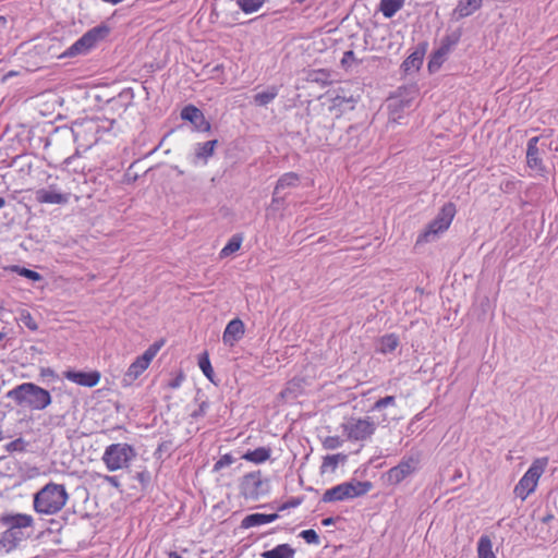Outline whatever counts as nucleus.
Instances as JSON below:
<instances>
[{
	"label": "nucleus",
	"mask_w": 558,
	"mask_h": 558,
	"mask_svg": "<svg viewBox=\"0 0 558 558\" xmlns=\"http://www.w3.org/2000/svg\"><path fill=\"white\" fill-rule=\"evenodd\" d=\"M5 398L29 411H44L52 403L50 391L31 381L15 386Z\"/></svg>",
	"instance_id": "obj_1"
},
{
	"label": "nucleus",
	"mask_w": 558,
	"mask_h": 558,
	"mask_svg": "<svg viewBox=\"0 0 558 558\" xmlns=\"http://www.w3.org/2000/svg\"><path fill=\"white\" fill-rule=\"evenodd\" d=\"M0 524L7 527L0 534V545L9 553L29 536L25 530L34 526V518L26 513H3L0 517Z\"/></svg>",
	"instance_id": "obj_2"
},
{
	"label": "nucleus",
	"mask_w": 558,
	"mask_h": 558,
	"mask_svg": "<svg viewBox=\"0 0 558 558\" xmlns=\"http://www.w3.org/2000/svg\"><path fill=\"white\" fill-rule=\"evenodd\" d=\"M68 500L65 486L49 482L34 495L33 508L38 514L54 515L64 508Z\"/></svg>",
	"instance_id": "obj_3"
},
{
	"label": "nucleus",
	"mask_w": 558,
	"mask_h": 558,
	"mask_svg": "<svg viewBox=\"0 0 558 558\" xmlns=\"http://www.w3.org/2000/svg\"><path fill=\"white\" fill-rule=\"evenodd\" d=\"M372 483L368 481H350L336 485L327 489L323 497V502L344 501L366 495L372 489Z\"/></svg>",
	"instance_id": "obj_4"
},
{
	"label": "nucleus",
	"mask_w": 558,
	"mask_h": 558,
	"mask_svg": "<svg viewBox=\"0 0 558 558\" xmlns=\"http://www.w3.org/2000/svg\"><path fill=\"white\" fill-rule=\"evenodd\" d=\"M136 457L133 446L124 442L109 445L102 454V461L110 472H114L129 466L130 462Z\"/></svg>",
	"instance_id": "obj_5"
},
{
	"label": "nucleus",
	"mask_w": 558,
	"mask_h": 558,
	"mask_svg": "<svg viewBox=\"0 0 558 558\" xmlns=\"http://www.w3.org/2000/svg\"><path fill=\"white\" fill-rule=\"evenodd\" d=\"M456 215V206L452 203H446L438 215L426 227L425 231L418 235L417 243L433 241L439 233L446 231Z\"/></svg>",
	"instance_id": "obj_6"
},
{
	"label": "nucleus",
	"mask_w": 558,
	"mask_h": 558,
	"mask_svg": "<svg viewBox=\"0 0 558 558\" xmlns=\"http://www.w3.org/2000/svg\"><path fill=\"white\" fill-rule=\"evenodd\" d=\"M548 459H536L514 487L517 497L525 500L536 488L541 475L544 473Z\"/></svg>",
	"instance_id": "obj_7"
},
{
	"label": "nucleus",
	"mask_w": 558,
	"mask_h": 558,
	"mask_svg": "<svg viewBox=\"0 0 558 558\" xmlns=\"http://www.w3.org/2000/svg\"><path fill=\"white\" fill-rule=\"evenodd\" d=\"M110 33V28L100 24L87 31L80 39H77L65 52L66 57H74L76 54L86 53L89 49L96 46L99 41L104 40Z\"/></svg>",
	"instance_id": "obj_8"
},
{
	"label": "nucleus",
	"mask_w": 558,
	"mask_h": 558,
	"mask_svg": "<svg viewBox=\"0 0 558 558\" xmlns=\"http://www.w3.org/2000/svg\"><path fill=\"white\" fill-rule=\"evenodd\" d=\"M99 131V122L95 119L77 120L71 128L74 140L76 142H82V145L86 147H90L98 142Z\"/></svg>",
	"instance_id": "obj_9"
},
{
	"label": "nucleus",
	"mask_w": 558,
	"mask_h": 558,
	"mask_svg": "<svg viewBox=\"0 0 558 558\" xmlns=\"http://www.w3.org/2000/svg\"><path fill=\"white\" fill-rule=\"evenodd\" d=\"M240 489L246 499L256 500L268 492V484L263 480L260 471H256L242 477Z\"/></svg>",
	"instance_id": "obj_10"
},
{
	"label": "nucleus",
	"mask_w": 558,
	"mask_h": 558,
	"mask_svg": "<svg viewBox=\"0 0 558 558\" xmlns=\"http://www.w3.org/2000/svg\"><path fill=\"white\" fill-rule=\"evenodd\" d=\"M343 427L348 438L352 440H365L376 429L375 423L369 417L351 418Z\"/></svg>",
	"instance_id": "obj_11"
},
{
	"label": "nucleus",
	"mask_w": 558,
	"mask_h": 558,
	"mask_svg": "<svg viewBox=\"0 0 558 558\" xmlns=\"http://www.w3.org/2000/svg\"><path fill=\"white\" fill-rule=\"evenodd\" d=\"M417 464V458H403L398 465L387 472V482L392 485L401 483L405 477L415 472Z\"/></svg>",
	"instance_id": "obj_12"
},
{
	"label": "nucleus",
	"mask_w": 558,
	"mask_h": 558,
	"mask_svg": "<svg viewBox=\"0 0 558 558\" xmlns=\"http://www.w3.org/2000/svg\"><path fill=\"white\" fill-rule=\"evenodd\" d=\"M459 39L460 35L457 33L447 35L441 39L439 47L434 51L432 59L428 63V69L430 71L433 70V68H439L442 64L447 54L458 44Z\"/></svg>",
	"instance_id": "obj_13"
},
{
	"label": "nucleus",
	"mask_w": 558,
	"mask_h": 558,
	"mask_svg": "<svg viewBox=\"0 0 558 558\" xmlns=\"http://www.w3.org/2000/svg\"><path fill=\"white\" fill-rule=\"evenodd\" d=\"M65 379L83 386V387H95L100 380V373L98 371L83 372L69 369L63 373Z\"/></svg>",
	"instance_id": "obj_14"
},
{
	"label": "nucleus",
	"mask_w": 558,
	"mask_h": 558,
	"mask_svg": "<svg viewBox=\"0 0 558 558\" xmlns=\"http://www.w3.org/2000/svg\"><path fill=\"white\" fill-rule=\"evenodd\" d=\"M538 142V136H534L529 140L526 148V163L531 169L537 170L541 173H545L546 167L544 166L541 150L537 146Z\"/></svg>",
	"instance_id": "obj_15"
},
{
	"label": "nucleus",
	"mask_w": 558,
	"mask_h": 558,
	"mask_svg": "<svg viewBox=\"0 0 558 558\" xmlns=\"http://www.w3.org/2000/svg\"><path fill=\"white\" fill-rule=\"evenodd\" d=\"M70 194L62 193L52 187L39 189L35 192V199L40 204L63 205L69 202Z\"/></svg>",
	"instance_id": "obj_16"
},
{
	"label": "nucleus",
	"mask_w": 558,
	"mask_h": 558,
	"mask_svg": "<svg viewBox=\"0 0 558 558\" xmlns=\"http://www.w3.org/2000/svg\"><path fill=\"white\" fill-rule=\"evenodd\" d=\"M181 118L190 121L198 131L206 132L210 130V123L205 119L203 112L193 105L182 109Z\"/></svg>",
	"instance_id": "obj_17"
},
{
	"label": "nucleus",
	"mask_w": 558,
	"mask_h": 558,
	"mask_svg": "<svg viewBox=\"0 0 558 558\" xmlns=\"http://www.w3.org/2000/svg\"><path fill=\"white\" fill-rule=\"evenodd\" d=\"M245 327L240 318L230 320L223 331V343L233 347L244 336Z\"/></svg>",
	"instance_id": "obj_18"
},
{
	"label": "nucleus",
	"mask_w": 558,
	"mask_h": 558,
	"mask_svg": "<svg viewBox=\"0 0 558 558\" xmlns=\"http://www.w3.org/2000/svg\"><path fill=\"white\" fill-rule=\"evenodd\" d=\"M426 48V43L420 44L417 48L403 61L402 68L405 72L417 71L421 68Z\"/></svg>",
	"instance_id": "obj_19"
},
{
	"label": "nucleus",
	"mask_w": 558,
	"mask_h": 558,
	"mask_svg": "<svg viewBox=\"0 0 558 558\" xmlns=\"http://www.w3.org/2000/svg\"><path fill=\"white\" fill-rule=\"evenodd\" d=\"M278 518H279L278 513H270V514L252 513V514L246 515L242 520L241 527L250 529L253 526L271 523V522L276 521Z\"/></svg>",
	"instance_id": "obj_20"
},
{
	"label": "nucleus",
	"mask_w": 558,
	"mask_h": 558,
	"mask_svg": "<svg viewBox=\"0 0 558 558\" xmlns=\"http://www.w3.org/2000/svg\"><path fill=\"white\" fill-rule=\"evenodd\" d=\"M410 107L409 100H403L400 98H392L388 102V109H389V120L397 122L399 119L402 118V113L405 108Z\"/></svg>",
	"instance_id": "obj_21"
},
{
	"label": "nucleus",
	"mask_w": 558,
	"mask_h": 558,
	"mask_svg": "<svg viewBox=\"0 0 558 558\" xmlns=\"http://www.w3.org/2000/svg\"><path fill=\"white\" fill-rule=\"evenodd\" d=\"M295 550L289 544H280L270 550L262 553L263 558H293Z\"/></svg>",
	"instance_id": "obj_22"
},
{
	"label": "nucleus",
	"mask_w": 558,
	"mask_h": 558,
	"mask_svg": "<svg viewBox=\"0 0 558 558\" xmlns=\"http://www.w3.org/2000/svg\"><path fill=\"white\" fill-rule=\"evenodd\" d=\"M300 183V177L295 172H287L282 174L276 183V194H280L282 190L295 187Z\"/></svg>",
	"instance_id": "obj_23"
},
{
	"label": "nucleus",
	"mask_w": 558,
	"mask_h": 558,
	"mask_svg": "<svg viewBox=\"0 0 558 558\" xmlns=\"http://www.w3.org/2000/svg\"><path fill=\"white\" fill-rule=\"evenodd\" d=\"M405 0H380L379 11L387 19H391L404 5Z\"/></svg>",
	"instance_id": "obj_24"
},
{
	"label": "nucleus",
	"mask_w": 558,
	"mask_h": 558,
	"mask_svg": "<svg viewBox=\"0 0 558 558\" xmlns=\"http://www.w3.org/2000/svg\"><path fill=\"white\" fill-rule=\"evenodd\" d=\"M147 367L148 366L140 357H136V360L129 366L126 373L124 374L123 381L126 384H131L144 371H146Z\"/></svg>",
	"instance_id": "obj_25"
},
{
	"label": "nucleus",
	"mask_w": 558,
	"mask_h": 558,
	"mask_svg": "<svg viewBox=\"0 0 558 558\" xmlns=\"http://www.w3.org/2000/svg\"><path fill=\"white\" fill-rule=\"evenodd\" d=\"M270 453H271L270 448L258 447L254 450H248L247 452H245L243 454V459H245L246 461H250V462H254V463H263L269 459Z\"/></svg>",
	"instance_id": "obj_26"
},
{
	"label": "nucleus",
	"mask_w": 558,
	"mask_h": 558,
	"mask_svg": "<svg viewBox=\"0 0 558 558\" xmlns=\"http://www.w3.org/2000/svg\"><path fill=\"white\" fill-rule=\"evenodd\" d=\"M278 93L279 88L277 86H269L266 90L254 95V104L260 107L267 106L278 96Z\"/></svg>",
	"instance_id": "obj_27"
},
{
	"label": "nucleus",
	"mask_w": 558,
	"mask_h": 558,
	"mask_svg": "<svg viewBox=\"0 0 558 558\" xmlns=\"http://www.w3.org/2000/svg\"><path fill=\"white\" fill-rule=\"evenodd\" d=\"M399 345V338L395 333L385 335L379 339L378 351L383 354L393 352Z\"/></svg>",
	"instance_id": "obj_28"
},
{
	"label": "nucleus",
	"mask_w": 558,
	"mask_h": 558,
	"mask_svg": "<svg viewBox=\"0 0 558 558\" xmlns=\"http://www.w3.org/2000/svg\"><path fill=\"white\" fill-rule=\"evenodd\" d=\"M492 547L493 544L490 538L487 535L481 536L477 543L478 558H496Z\"/></svg>",
	"instance_id": "obj_29"
},
{
	"label": "nucleus",
	"mask_w": 558,
	"mask_h": 558,
	"mask_svg": "<svg viewBox=\"0 0 558 558\" xmlns=\"http://www.w3.org/2000/svg\"><path fill=\"white\" fill-rule=\"evenodd\" d=\"M218 141H207L205 143L198 144L195 149V155L199 159L207 160L210 156H213L215 147L217 146Z\"/></svg>",
	"instance_id": "obj_30"
},
{
	"label": "nucleus",
	"mask_w": 558,
	"mask_h": 558,
	"mask_svg": "<svg viewBox=\"0 0 558 558\" xmlns=\"http://www.w3.org/2000/svg\"><path fill=\"white\" fill-rule=\"evenodd\" d=\"M266 0H235L239 8L246 14L257 12Z\"/></svg>",
	"instance_id": "obj_31"
},
{
	"label": "nucleus",
	"mask_w": 558,
	"mask_h": 558,
	"mask_svg": "<svg viewBox=\"0 0 558 558\" xmlns=\"http://www.w3.org/2000/svg\"><path fill=\"white\" fill-rule=\"evenodd\" d=\"M482 0H465L460 2L457 10L461 16L471 15L476 9L481 7Z\"/></svg>",
	"instance_id": "obj_32"
},
{
	"label": "nucleus",
	"mask_w": 558,
	"mask_h": 558,
	"mask_svg": "<svg viewBox=\"0 0 558 558\" xmlns=\"http://www.w3.org/2000/svg\"><path fill=\"white\" fill-rule=\"evenodd\" d=\"M241 243L242 239L239 235H233L226 244V246L221 250L220 255L222 257L231 255L232 253L240 250Z\"/></svg>",
	"instance_id": "obj_33"
},
{
	"label": "nucleus",
	"mask_w": 558,
	"mask_h": 558,
	"mask_svg": "<svg viewBox=\"0 0 558 558\" xmlns=\"http://www.w3.org/2000/svg\"><path fill=\"white\" fill-rule=\"evenodd\" d=\"M12 270L15 271L17 275L27 278L32 281H40L43 279L39 272L25 267L13 266Z\"/></svg>",
	"instance_id": "obj_34"
},
{
	"label": "nucleus",
	"mask_w": 558,
	"mask_h": 558,
	"mask_svg": "<svg viewBox=\"0 0 558 558\" xmlns=\"http://www.w3.org/2000/svg\"><path fill=\"white\" fill-rule=\"evenodd\" d=\"M198 366L202 369V372L204 373V375L210 381H213L214 369L211 367L210 361H209L208 355L206 353L203 354L202 356H199Z\"/></svg>",
	"instance_id": "obj_35"
},
{
	"label": "nucleus",
	"mask_w": 558,
	"mask_h": 558,
	"mask_svg": "<svg viewBox=\"0 0 558 558\" xmlns=\"http://www.w3.org/2000/svg\"><path fill=\"white\" fill-rule=\"evenodd\" d=\"M161 348V343L155 342L151 344L141 356H138L147 366H149L151 360L156 356Z\"/></svg>",
	"instance_id": "obj_36"
},
{
	"label": "nucleus",
	"mask_w": 558,
	"mask_h": 558,
	"mask_svg": "<svg viewBox=\"0 0 558 558\" xmlns=\"http://www.w3.org/2000/svg\"><path fill=\"white\" fill-rule=\"evenodd\" d=\"M339 459L344 460L345 456L338 453L325 457L322 465V471L325 472L327 468H331V470H335L338 466Z\"/></svg>",
	"instance_id": "obj_37"
},
{
	"label": "nucleus",
	"mask_w": 558,
	"mask_h": 558,
	"mask_svg": "<svg viewBox=\"0 0 558 558\" xmlns=\"http://www.w3.org/2000/svg\"><path fill=\"white\" fill-rule=\"evenodd\" d=\"M25 449H26V441L22 437L16 438L5 445V450L8 452H14V451L23 452V451H25Z\"/></svg>",
	"instance_id": "obj_38"
},
{
	"label": "nucleus",
	"mask_w": 558,
	"mask_h": 558,
	"mask_svg": "<svg viewBox=\"0 0 558 558\" xmlns=\"http://www.w3.org/2000/svg\"><path fill=\"white\" fill-rule=\"evenodd\" d=\"M389 405H396V398L393 396H387L377 400L372 407V411H380Z\"/></svg>",
	"instance_id": "obj_39"
},
{
	"label": "nucleus",
	"mask_w": 558,
	"mask_h": 558,
	"mask_svg": "<svg viewBox=\"0 0 558 558\" xmlns=\"http://www.w3.org/2000/svg\"><path fill=\"white\" fill-rule=\"evenodd\" d=\"M300 536L307 543V544H315L318 545L320 543L319 536L316 533V531L310 529L304 530L300 533Z\"/></svg>",
	"instance_id": "obj_40"
},
{
	"label": "nucleus",
	"mask_w": 558,
	"mask_h": 558,
	"mask_svg": "<svg viewBox=\"0 0 558 558\" xmlns=\"http://www.w3.org/2000/svg\"><path fill=\"white\" fill-rule=\"evenodd\" d=\"M341 445H342V440L338 436L326 437L323 442L324 448L327 450H335V449L339 448Z\"/></svg>",
	"instance_id": "obj_41"
},
{
	"label": "nucleus",
	"mask_w": 558,
	"mask_h": 558,
	"mask_svg": "<svg viewBox=\"0 0 558 558\" xmlns=\"http://www.w3.org/2000/svg\"><path fill=\"white\" fill-rule=\"evenodd\" d=\"M234 462L233 457L230 453H226L214 464V471H219L226 466L231 465Z\"/></svg>",
	"instance_id": "obj_42"
},
{
	"label": "nucleus",
	"mask_w": 558,
	"mask_h": 558,
	"mask_svg": "<svg viewBox=\"0 0 558 558\" xmlns=\"http://www.w3.org/2000/svg\"><path fill=\"white\" fill-rule=\"evenodd\" d=\"M135 478L143 485L146 486L150 483L151 476L150 473L146 470L137 472Z\"/></svg>",
	"instance_id": "obj_43"
},
{
	"label": "nucleus",
	"mask_w": 558,
	"mask_h": 558,
	"mask_svg": "<svg viewBox=\"0 0 558 558\" xmlns=\"http://www.w3.org/2000/svg\"><path fill=\"white\" fill-rule=\"evenodd\" d=\"M209 407V403L207 401H203L199 403L198 409L193 412V417H198L205 415L207 409Z\"/></svg>",
	"instance_id": "obj_44"
},
{
	"label": "nucleus",
	"mask_w": 558,
	"mask_h": 558,
	"mask_svg": "<svg viewBox=\"0 0 558 558\" xmlns=\"http://www.w3.org/2000/svg\"><path fill=\"white\" fill-rule=\"evenodd\" d=\"M300 504H301V500L299 498H292V499L288 500L287 502L282 504L278 508V510L282 511V510H286L288 508H294V507H298Z\"/></svg>",
	"instance_id": "obj_45"
},
{
	"label": "nucleus",
	"mask_w": 558,
	"mask_h": 558,
	"mask_svg": "<svg viewBox=\"0 0 558 558\" xmlns=\"http://www.w3.org/2000/svg\"><path fill=\"white\" fill-rule=\"evenodd\" d=\"M22 320L25 324V326L27 328H29L31 330H36L37 329V324L34 322V319L32 318L31 314L23 315Z\"/></svg>",
	"instance_id": "obj_46"
},
{
	"label": "nucleus",
	"mask_w": 558,
	"mask_h": 558,
	"mask_svg": "<svg viewBox=\"0 0 558 558\" xmlns=\"http://www.w3.org/2000/svg\"><path fill=\"white\" fill-rule=\"evenodd\" d=\"M104 481L107 482L108 484H110L111 486L116 487V488L120 487V482H119L117 476L105 475L104 476Z\"/></svg>",
	"instance_id": "obj_47"
},
{
	"label": "nucleus",
	"mask_w": 558,
	"mask_h": 558,
	"mask_svg": "<svg viewBox=\"0 0 558 558\" xmlns=\"http://www.w3.org/2000/svg\"><path fill=\"white\" fill-rule=\"evenodd\" d=\"M354 59H355L354 52L352 50H348L344 52L341 62H342V64H347L349 61H353Z\"/></svg>",
	"instance_id": "obj_48"
},
{
	"label": "nucleus",
	"mask_w": 558,
	"mask_h": 558,
	"mask_svg": "<svg viewBox=\"0 0 558 558\" xmlns=\"http://www.w3.org/2000/svg\"><path fill=\"white\" fill-rule=\"evenodd\" d=\"M54 371L49 367H44L40 369L41 377H54Z\"/></svg>",
	"instance_id": "obj_49"
},
{
	"label": "nucleus",
	"mask_w": 558,
	"mask_h": 558,
	"mask_svg": "<svg viewBox=\"0 0 558 558\" xmlns=\"http://www.w3.org/2000/svg\"><path fill=\"white\" fill-rule=\"evenodd\" d=\"M284 201V196H281L280 194H276V189L274 190L272 194V204H279Z\"/></svg>",
	"instance_id": "obj_50"
},
{
	"label": "nucleus",
	"mask_w": 558,
	"mask_h": 558,
	"mask_svg": "<svg viewBox=\"0 0 558 558\" xmlns=\"http://www.w3.org/2000/svg\"><path fill=\"white\" fill-rule=\"evenodd\" d=\"M181 377H178L169 383V387L171 388H178L181 385Z\"/></svg>",
	"instance_id": "obj_51"
},
{
	"label": "nucleus",
	"mask_w": 558,
	"mask_h": 558,
	"mask_svg": "<svg viewBox=\"0 0 558 558\" xmlns=\"http://www.w3.org/2000/svg\"><path fill=\"white\" fill-rule=\"evenodd\" d=\"M322 523H323V525H325V526H329V525H331V524H333V523H335V519H333V518H331V517H330V518H326V519H324V520L322 521Z\"/></svg>",
	"instance_id": "obj_52"
},
{
	"label": "nucleus",
	"mask_w": 558,
	"mask_h": 558,
	"mask_svg": "<svg viewBox=\"0 0 558 558\" xmlns=\"http://www.w3.org/2000/svg\"><path fill=\"white\" fill-rule=\"evenodd\" d=\"M169 558H182L178 553L171 551L169 553Z\"/></svg>",
	"instance_id": "obj_53"
},
{
	"label": "nucleus",
	"mask_w": 558,
	"mask_h": 558,
	"mask_svg": "<svg viewBox=\"0 0 558 558\" xmlns=\"http://www.w3.org/2000/svg\"><path fill=\"white\" fill-rule=\"evenodd\" d=\"M5 205V199L3 197H0V208H2Z\"/></svg>",
	"instance_id": "obj_54"
},
{
	"label": "nucleus",
	"mask_w": 558,
	"mask_h": 558,
	"mask_svg": "<svg viewBox=\"0 0 558 558\" xmlns=\"http://www.w3.org/2000/svg\"><path fill=\"white\" fill-rule=\"evenodd\" d=\"M5 337L3 332H0V340H2Z\"/></svg>",
	"instance_id": "obj_55"
}]
</instances>
